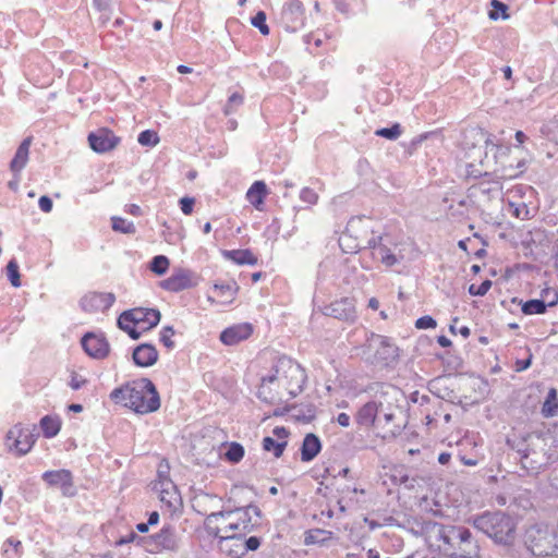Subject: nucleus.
I'll return each instance as SVG.
<instances>
[{
  "label": "nucleus",
  "mask_w": 558,
  "mask_h": 558,
  "mask_svg": "<svg viewBox=\"0 0 558 558\" xmlns=\"http://www.w3.org/2000/svg\"><path fill=\"white\" fill-rule=\"evenodd\" d=\"M325 534H326V531H324V530H319V529L311 530L305 533L304 543L306 545L318 544L324 541L323 535H325Z\"/></svg>",
  "instance_id": "obj_44"
},
{
  "label": "nucleus",
  "mask_w": 558,
  "mask_h": 558,
  "mask_svg": "<svg viewBox=\"0 0 558 558\" xmlns=\"http://www.w3.org/2000/svg\"><path fill=\"white\" fill-rule=\"evenodd\" d=\"M82 347L94 359H104L109 353V343L106 338L93 332H88L82 338Z\"/></svg>",
  "instance_id": "obj_19"
},
{
  "label": "nucleus",
  "mask_w": 558,
  "mask_h": 558,
  "mask_svg": "<svg viewBox=\"0 0 558 558\" xmlns=\"http://www.w3.org/2000/svg\"><path fill=\"white\" fill-rule=\"evenodd\" d=\"M252 25L259 29L263 35H268L270 29L266 24V13L264 11H258L255 16L252 17Z\"/></svg>",
  "instance_id": "obj_42"
},
{
  "label": "nucleus",
  "mask_w": 558,
  "mask_h": 558,
  "mask_svg": "<svg viewBox=\"0 0 558 558\" xmlns=\"http://www.w3.org/2000/svg\"><path fill=\"white\" fill-rule=\"evenodd\" d=\"M173 335L174 330L171 326H166L160 331V342L168 349L174 348V342L172 341Z\"/></svg>",
  "instance_id": "obj_45"
},
{
  "label": "nucleus",
  "mask_w": 558,
  "mask_h": 558,
  "mask_svg": "<svg viewBox=\"0 0 558 558\" xmlns=\"http://www.w3.org/2000/svg\"><path fill=\"white\" fill-rule=\"evenodd\" d=\"M473 524L497 544L510 545L515 538V524L505 512H484L474 518Z\"/></svg>",
  "instance_id": "obj_4"
},
{
  "label": "nucleus",
  "mask_w": 558,
  "mask_h": 558,
  "mask_svg": "<svg viewBox=\"0 0 558 558\" xmlns=\"http://www.w3.org/2000/svg\"><path fill=\"white\" fill-rule=\"evenodd\" d=\"M384 241H385V238L383 235H373L367 241V245L371 250H373V253H376L378 251V246H380Z\"/></svg>",
  "instance_id": "obj_54"
},
{
  "label": "nucleus",
  "mask_w": 558,
  "mask_h": 558,
  "mask_svg": "<svg viewBox=\"0 0 558 558\" xmlns=\"http://www.w3.org/2000/svg\"><path fill=\"white\" fill-rule=\"evenodd\" d=\"M116 301V296L110 292H92L84 295L81 300V306L85 312H105L109 310Z\"/></svg>",
  "instance_id": "obj_16"
},
{
  "label": "nucleus",
  "mask_w": 558,
  "mask_h": 558,
  "mask_svg": "<svg viewBox=\"0 0 558 558\" xmlns=\"http://www.w3.org/2000/svg\"><path fill=\"white\" fill-rule=\"evenodd\" d=\"M529 214V209L525 205H522L521 207H515L513 215L518 218L525 219Z\"/></svg>",
  "instance_id": "obj_60"
},
{
  "label": "nucleus",
  "mask_w": 558,
  "mask_h": 558,
  "mask_svg": "<svg viewBox=\"0 0 558 558\" xmlns=\"http://www.w3.org/2000/svg\"><path fill=\"white\" fill-rule=\"evenodd\" d=\"M318 198V194L311 187H303L300 192V199L308 205H315Z\"/></svg>",
  "instance_id": "obj_46"
},
{
  "label": "nucleus",
  "mask_w": 558,
  "mask_h": 558,
  "mask_svg": "<svg viewBox=\"0 0 558 558\" xmlns=\"http://www.w3.org/2000/svg\"><path fill=\"white\" fill-rule=\"evenodd\" d=\"M112 229L120 231L125 234H132L135 232V226L132 221H129L121 217H112Z\"/></svg>",
  "instance_id": "obj_37"
},
{
  "label": "nucleus",
  "mask_w": 558,
  "mask_h": 558,
  "mask_svg": "<svg viewBox=\"0 0 558 558\" xmlns=\"http://www.w3.org/2000/svg\"><path fill=\"white\" fill-rule=\"evenodd\" d=\"M230 539L241 538L262 525L263 513L256 505L230 510Z\"/></svg>",
  "instance_id": "obj_6"
},
{
  "label": "nucleus",
  "mask_w": 558,
  "mask_h": 558,
  "mask_svg": "<svg viewBox=\"0 0 558 558\" xmlns=\"http://www.w3.org/2000/svg\"><path fill=\"white\" fill-rule=\"evenodd\" d=\"M7 440H13V444H8V446L14 448L19 454H26L35 444V435L28 427L19 424L8 432Z\"/></svg>",
  "instance_id": "obj_13"
},
{
  "label": "nucleus",
  "mask_w": 558,
  "mask_h": 558,
  "mask_svg": "<svg viewBox=\"0 0 558 558\" xmlns=\"http://www.w3.org/2000/svg\"><path fill=\"white\" fill-rule=\"evenodd\" d=\"M196 284V276L192 271L184 269L179 270L178 272L160 282V287L162 289L171 292H179L185 289H190Z\"/></svg>",
  "instance_id": "obj_18"
},
{
  "label": "nucleus",
  "mask_w": 558,
  "mask_h": 558,
  "mask_svg": "<svg viewBox=\"0 0 558 558\" xmlns=\"http://www.w3.org/2000/svg\"><path fill=\"white\" fill-rule=\"evenodd\" d=\"M260 543H262V542H260V538H259V537H257V536H251V537H248V538L245 541L244 546H245V549H246V550H252V551H254V550H257V549L259 548Z\"/></svg>",
  "instance_id": "obj_55"
},
{
  "label": "nucleus",
  "mask_w": 558,
  "mask_h": 558,
  "mask_svg": "<svg viewBox=\"0 0 558 558\" xmlns=\"http://www.w3.org/2000/svg\"><path fill=\"white\" fill-rule=\"evenodd\" d=\"M5 543L9 544L10 546H12L14 548V550H15V554L19 557H21L22 553H21L20 549L22 548V543L19 539H16L14 537H10V538L7 539Z\"/></svg>",
  "instance_id": "obj_58"
},
{
  "label": "nucleus",
  "mask_w": 558,
  "mask_h": 558,
  "mask_svg": "<svg viewBox=\"0 0 558 558\" xmlns=\"http://www.w3.org/2000/svg\"><path fill=\"white\" fill-rule=\"evenodd\" d=\"M530 365H531V360L530 359L523 360V361L519 360L515 363V368H517L518 372H521V371H524V369L529 368Z\"/></svg>",
  "instance_id": "obj_61"
},
{
  "label": "nucleus",
  "mask_w": 558,
  "mask_h": 558,
  "mask_svg": "<svg viewBox=\"0 0 558 558\" xmlns=\"http://www.w3.org/2000/svg\"><path fill=\"white\" fill-rule=\"evenodd\" d=\"M266 194V184L263 181H256L248 189L246 198L256 209H260V206L264 204Z\"/></svg>",
  "instance_id": "obj_27"
},
{
  "label": "nucleus",
  "mask_w": 558,
  "mask_h": 558,
  "mask_svg": "<svg viewBox=\"0 0 558 558\" xmlns=\"http://www.w3.org/2000/svg\"><path fill=\"white\" fill-rule=\"evenodd\" d=\"M118 326L134 340L138 339L144 331L141 330L138 324L133 323L130 317H128L126 320H122V314L118 318Z\"/></svg>",
  "instance_id": "obj_35"
},
{
  "label": "nucleus",
  "mask_w": 558,
  "mask_h": 558,
  "mask_svg": "<svg viewBox=\"0 0 558 558\" xmlns=\"http://www.w3.org/2000/svg\"><path fill=\"white\" fill-rule=\"evenodd\" d=\"M86 383H87V380L84 377H82L81 375H78L76 373H72L69 385L73 390H78L83 386H85Z\"/></svg>",
  "instance_id": "obj_51"
},
{
  "label": "nucleus",
  "mask_w": 558,
  "mask_h": 558,
  "mask_svg": "<svg viewBox=\"0 0 558 558\" xmlns=\"http://www.w3.org/2000/svg\"><path fill=\"white\" fill-rule=\"evenodd\" d=\"M490 287H492V281L490 280H484L480 286L471 284L470 288H469V293L471 295L483 296V295H485L488 292Z\"/></svg>",
  "instance_id": "obj_48"
},
{
  "label": "nucleus",
  "mask_w": 558,
  "mask_h": 558,
  "mask_svg": "<svg viewBox=\"0 0 558 558\" xmlns=\"http://www.w3.org/2000/svg\"><path fill=\"white\" fill-rule=\"evenodd\" d=\"M168 464H166V468L165 470L162 469V465L159 466V470H158V477L160 480V484H161V487L163 486H173L172 485V482L169 480V476H168Z\"/></svg>",
  "instance_id": "obj_53"
},
{
  "label": "nucleus",
  "mask_w": 558,
  "mask_h": 558,
  "mask_svg": "<svg viewBox=\"0 0 558 558\" xmlns=\"http://www.w3.org/2000/svg\"><path fill=\"white\" fill-rule=\"evenodd\" d=\"M274 436L277 437L276 440L279 441H287V438L289 436V430L283 426H277L272 429Z\"/></svg>",
  "instance_id": "obj_57"
},
{
  "label": "nucleus",
  "mask_w": 558,
  "mask_h": 558,
  "mask_svg": "<svg viewBox=\"0 0 558 558\" xmlns=\"http://www.w3.org/2000/svg\"><path fill=\"white\" fill-rule=\"evenodd\" d=\"M225 256L238 265H255L257 257L250 250L226 251Z\"/></svg>",
  "instance_id": "obj_28"
},
{
  "label": "nucleus",
  "mask_w": 558,
  "mask_h": 558,
  "mask_svg": "<svg viewBox=\"0 0 558 558\" xmlns=\"http://www.w3.org/2000/svg\"><path fill=\"white\" fill-rule=\"evenodd\" d=\"M230 510H222L209 513L205 521L204 526L208 535L223 539H230Z\"/></svg>",
  "instance_id": "obj_10"
},
{
  "label": "nucleus",
  "mask_w": 558,
  "mask_h": 558,
  "mask_svg": "<svg viewBox=\"0 0 558 558\" xmlns=\"http://www.w3.org/2000/svg\"><path fill=\"white\" fill-rule=\"evenodd\" d=\"M169 268V259L165 255H157L150 262V270L156 275H163Z\"/></svg>",
  "instance_id": "obj_38"
},
{
  "label": "nucleus",
  "mask_w": 558,
  "mask_h": 558,
  "mask_svg": "<svg viewBox=\"0 0 558 558\" xmlns=\"http://www.w3.org/2000/svg\"><path fill=\"white\" fill-rule=\"evenodd\" d=\"M239 291V286L235 281L217 282L214 284V292L220 299V303L230 304L235 299Z\"/></svg>",
  "instance_id": "obj_25"
},
{
  "label": "nucleus",
  "mask_w": 558,
  "mask_h": 558,
  "mask_svg": "<svg viewBox=\"0 0 558 558\" xmlns=\"http://www.w3.org/2000/svg\"><path fill=\"white\" fill-rule=\"evenodd\" d=\"M158 360L157 349L149 343L137 345L133 351V361L137 366L148 367L154 365Z\"/></svg>",
  "instance_id": "obj_22"
},
{
  "label": "nucleus",
  "mask_w": 558,
  "mask_h": 558,
  "mask_svg": "<svg viewBox=\"0 0 558 558\" xmlns=\"http://www.w3.org/2000/svg\"><path fill=\"white\" fill-rule=\"evenodd\" d=\"M281 20L286 29L294 32L304 25L305 9L300 0H288L281 10Z\"/></svg>",
  "instance_id": "obj_12"
},
{
  "label": "nucleus",
  "mask_w": 558,
  "mask_h": 558,
  "mask_svg": "<svg viewBox=\"0 0 558 558\" xmlns=\"http://www.w3.org/2000/svg\"><path fill=\"white\" fill-rule=\"evenodd\" d=\"M525 543L535 556H558V534L546 524L531 525L525 533Z\"/></svg>",
  "instance_id": "obj_5"
},
{
  "label": "nucleus",
  "mask_w": 558,
  "mask_h": 558,
  "mask_svg": "<svg viewBox=\"0 0 558 558\" xmlns=\"http://www.w3.org/2000/svg\"><path fill=\"white\" fill-rule=\"evenodd\" d=\"M118 326L134 340L138 339L144 331L141 330L138 324L133 323L130 317H128L126 320H122V314L118 318Z\"/></svg>",
  "instance_id": "obj_33"
},
{
  "label": "nucleus",
  "mask_w": 558,
  "mask_h": 558,
  "mask_svg": "<svg viewBox=\"0 0 558 558\" xmlns=\"http://www.w3.org/2000/svg\"><path fill=\"white\" fill-rule=\"evenodd\" d=\"M110 398L140 414L155 412L160 407V398L153 381L148 378L132 380L116 388Z\"/></svg>",
  "instance_id": "obj_1"
},
{
  "label": "nucleus",
  "mask_w": 558,
  "mask_h": 558,
  "mask_svg": "<svg viewBox=\"0 0 558 558\" xmlns=\"http://www.w3.org/2000/svg\"><path fill=\"white\" fill-rule=\"evenodd\" d=\"M323 313L326 316L353 323L356 319L355 300L349 296L341 298L326 305Z\"/></svg>",
  "instance_id": "obj_11"
},
{
  "label": "nucleus",
  "mask_w": 558,
  "mask_h": 558,
  "mask_svg": "<svg viewBox=\"0 0 558 558\" xmlns=\"http://www.w3.org/2000/svg\"><path fill=\"white\" fill-rule=\"evenodd\" d=\"M451 459V454L448 452H441L438 457V462L440 464H447Z\"/></svg>",
  "instance_id": "obj_64"
},
{
  "label": "nucleus",
  "mask_w": 558,
  "mask_h": 558,
  "mask_svg": "<svg viewBox=\"0 0 558 558\" xmlns=\"http://www.w3.org/2000/svg\"><path fill=\"white\" fill-rule=\"evenodd\" d=\"M118 326L134 340L138 339L144 331L141 330L138 324L133 323L130 317H128L126 320H122V314L118 318Z\"/></svg>",
  "instance_id": "obj_34"
},
{
  "label": "nucleus",
  "mask_w": 558,
  "mask_h": 558,
  "mask_svg": "<svg viewBox=\"0 0 558 558\" xmlns=\"http://www.w3.org/2000/svg\"><path fill=\"white\" fill-rule=\"evenodd\" d=\"M490 5L495 9L493 11L489 12V17L492 20H498L499 19V12L501 13V17L502 19H508V14L506 13L507 10H508V7L498 1V0H492L490 1Z\"/></svg>",
  "instance_id": "obj_43"
},
{
  "label": "nucleus",
  "mask_w": 558,
  "mask_h": 558,
  "mask_svg": "<svg viewBox=\"0 0 558 558\" xmlns=\"http://www.w3.org/2000/svg\"><path fill=\"white\" fill-rule=\"evenodd\" d=\"M159 521V513L157 511H153L150 514H149V518H148V521L147 523L149 525H155L157 524Z\"/></svg>",
  "instance_id": "obj_63"
},
{
  "label": "nucleus",
  "mask_w": 558,
  "mask_h": 558,
  "mask_svg": "<svg viewBox=\"0 0 558 558\" xmlns=\"http://www.w3.org/2000/svg\"><path fill=\"white\" fill-rule=\"evenodd\" d=\"M542 412L546 417L555 416L558 414V397L556 389L551 388L548 391L547 398L543 404Z\"/></svg>",
  "instance_id": "obj_31"
},
{
  "label": "nucleus",
  "mask_w": 558,
  "mask_h": 558,
  "mask_svg": "<svg viewBox=\"0 0 558 558\" xmlns=\"http://www.w3.org/2000/svg\"><path fill=\"white\" fill-rule=\"evenodd\" d=\"M253 325L250 323H240L226 328L220 333V340L226 345H235L246 339L253 333Z\"/></svg>",
  "instance_id": "obj_20"
},
{
  "label": "nucleus",
  "mask_w": 558,
  "mask_h": 558,
  "mask_svg": "<svg viewBox=\"0 0 558 558\" xmlns=\"http://www.w3.org/2000/svg\"><path fill=\"white\" fill-rule=\"evenodd\" d=\"M111 0H93L94 7L102 14L100 20L102 23L109 21L110 15L108 13Z\"/></svg>",
  "instance_id": "obj_47"
},
{
  "label": "nucleus",
  "mask_w": 558,
  "mask_h": 558,
  "mask_svg": "<svg viewBox=\"0 0 558 558\" xmlns=\"http://www.w3.org/2000/svg\"><path fill=\"white\" fill-rule=\"evenodd\" d=\"M380 407L381 404H377V402L375 401H369L365 403L362 408H360V410L356 413V423L364 427H371L376 422H380Z\"/></svg>",
  "instance_id": "obj_21"
},
{
  "label": "nucleus",
  "mask_w": 558,
  "mask_h": 558,
  "mask_svg": "<svg viewBox=\"0 0 558 558\" xmlns=\"http://www.w3.org/2000/svg\"><path fill=\"white\" fill-rule=\"evenodd\" d=\"M366 347L374 352L373 362L384 366L395 363L399 356V349L390 338L377 333H371L366 340Z\"/></svg>",
  "instance_id": "obj_8"
},
{
  "label": "nucleus",
  "mask_w": 558,
  "mask_h": 558,
  "mask_svg": "<svg viewBox=\"0 0 558 558\" xmlns=\"http://www.w3.org/2000/svg\"><path fill=\"white\" fill-rule=\"evenodd\" d=\"M320 450L322 441L319 437L313 433L306 434L301 446V460L303 462H310L314 460Z\"/></svg>",
  "instance_id": "obj_24"
},
{
  "label": "nucleus",
  "mask_w": 558,
  "mask_h": 558,
  "mask_svg": "<svg viewBox=\"0 0 558 558\" xmlns=\"http://www.w3.org/2000/svg\"><path fill=\"white\" fill-rule=\"evenodd\" d=\"M40 427L43 429L45 437L51 438L59 433L61 422L58 417L46 415L40 420Z\"/></svg>",
  "instance_id": "obj_30"
},
{
  "label": "nucleus",
  "mask_w": 558,
  "mask_h": 558,
  "mask_svg": "<svg viewBox=\"0 0 558 558\" xmlns=\"http://www.w3.org/2000/svg\"><path fill=\"white\" fill-rule=\"evenodd\" d=\"M137 141L142 146L154 147L159 143V136L155 131L145 130L138 134Z\"/></svg>",
  "instance_id": "obj_39"
},
{
  "label": "nucleus",
  "mask_w": 558,
  "mask_h": 558,
  "mask_svg": "<svg viewBox=\"0 0 558 558\" xmlns=\"http://www.w3.org/2000/svg\"><path fill=\"white\" fill-rule=\"evenodd\" d=\"M38 205L41 211L50 213L52 209V201L50 197L44 195L39 198Z\"/></svg>",
  "instance_id": "obj_56"
},
{
  "label": "nucleus",
  "mask_w": 558,
  "mask_h": 558,
  "mask_svg": "<svg viewBox=\"0 0 558 558\" xmlns=\"http://www.w3.org/2000/svg\"><path fill=\"white\" fill-rule=\"evenodd\" d=\"M558 302V299L546 304L543 300L534 299L526 301L522 305V312L525 315L544 314L548 306H554Z\"/></svg>",
  "instance_id": "obj_29"
},
{
  "label": "nucleus",
  "mask_w": 558,
  "mask_h": 558,
  "mask_svg": "<svg viewBox=\"0 0 558 558\" xmlns=\"http://www.w3.org/2000/svg\"><path fill=\"white\" fill-rule=\"evenodd\" d=\"M144 545L150 553L178 551L180 537L171 525H165L158 533L144 538Z\"/></svg>",
  "instance_id": "obj_9"
},
{
  "label": "nucleus",
  "mask_w": 558,
  "mask_h": 558,
  "mask_svg": "<svg viewBox=\"0 0 558 558\" xmlns=\"http://www.w3.org/2000/svg\"><path fill=\"white\" fill-rule=\"evenodd\" d=\"M32 141V136L24 138L10 162V170L13 172L14 177H17L27 165Z\"/></svg>",
  "instance_id": "obj_23"
},
{
  "label": "nucleus",
  "mask_w": 558,
  "mask_h": 558,
  "mask_svg": "<svg viewBox=\"0 0 558 558\" xmlns=\"http://www.w3.org/2000/svg\"><path fill=\"white\" fill-rule=\"evenodd\" d=\"M438 548L451 558H480L481 547L471 531L458 525H436Z\"/></svg>",
  "instance_id": "obj_2"
},
{
  "label": "nucleus",
  "mask_w": 558,
  "mask_h": 558,
  "mask_svg": "<svg viewBox=\"0 0 558 558\" xmlns=\"http://www.w3.org/2000/svg\"><path fill=\"white\" fill-rule=\"evenodd\" d=\"M490 145L492 149H495L494 158L496 168L494 169V172L499 179H515L525 171L526 160L524 158L514 157L512 155L511 147L494 144Z\"/></svg>",
  "instance_id": "obj_7"
},
{
  "label": "nucleus",
  "mask_w": 558,
  "mask_h": 558,
  "mask_svg": "<svg viewBox=\"0 0 558 558\" xmlns=\"http://www.w3.org/2000/svg\"><path fill=\"white\" fill-rule=\"evenodd\" d=\"M120 138L108 129H99L88 135V143L90 148L99 154L112 150L119 144Z\"/></svg>",
  "instance_id": "obj_17"
},
{
  "label": "nucleus",
  "mask_w": 558,
  "mask_h": 558,
  "mask_svg": "<svg viewBox=\"0 0 558 558\" xmlns=\"http://www.w3.org/2000/svg\"><path fill=\"white\" fill-rule=\"evenodd\" d=\"M43 480L49 486L59 487L64 496H74L76 494L73 476L69 470L47 471L43 474Z\"/></svg>",
  "instance_id": "obj_15"
},
{
  "label": "nucleus",
  "mask_w": 558,
  "mask_h": 558,
  "mask_svg": "<svg viewBox=\"0 0 558 558\" xmlns=\"http://www.w3.org/2000/svg\"><path fill=\"white\" fill-rule=\"evenodd\" d=\"M437 326L436 320L432 316H422L415 322L417 329L435 328Z\"/></svg>",
  "instance_id": "obj_50"
},
{
  "label": "nucleus",
  "mask_w": 558,
  "mask_h": 558,
  "mask_svg": "<svg viewBox=\"0 0 558 558\" xmlns=\"http://www.w3.org/2000/svg\"><path fill=\"white\" fill-rule=\"evenodd\" d=\"M373 256L387 267H392L399 264L403 258L401 254L392 252V250L387 245L386 240L380 246H378V251L373 253Z\"/></svg>",
  "instance_id": "obj_26"
},
{
  "label": "nucleus",
  "mask_w": 558,
  "mask_h": 558,
  "mask_svg": "<svg viewBox=\"0 0 558 558\" xmlns=\"http://www.w3.org/2000/svg\"><path fill=\"white\" fill-rule=\"evenodd\" d=\"M402 133L401 126L399 123H395L390 128L378 129L375 134L380 137H385L387 140H397Z\"/></svg>",
  "instance_id": "obj_41"
},
{
  "label": "nucleus",
  "mask_w": 558,
  "mask_h": 558,
  "mask_svg": "<svg viewBox=\"0 0 558 558\" xmlns=\"http://www.w3.org/2000/svg\"><path fill=\"white\" fill-rule=\"evenodd\" d=\"M437 342L442 347V348H448L451 345V340L449 338H447L446 336H439L437 338Z\"/></svg>",
  "instance_id": "obj_62"
},
{
  "label": "nucleus",
  "mask_w": 558,
  "mask_h": 558,
  "mask_svg": "<svg viewBox=\"0 0 558 558\" xmlns=\"http://www.w3.org/2000/svg\"><path fill=\"white\" fill-rule=\"evenodd\" d=\"M275 383L279 387L284 388L291 398H294L303 390L306 383V374L304 368L292 360L279 359L274 367V373L263 377L258 389V397L265 401H271L272 397L267 396L266 389Z\"/></svg>",
  "instance_id": "obj_3"
},
{
  "label": "nucleus",
  "mask_w": 558,
  "mask_h": 558,
  "mask_svg": "<svg viewBox=\"0 0 558 558\" xmlns=\"http://www.w3.org/2000/svg\"><path fill=\"white\" fill-rule=\"evenodd\" d=\"M337 423L342 427H348L350 425V416L347 413H339L337 416Z\"/></svg>",
  "instance_id": "obj_59"
},
{
  "label": "nucleus",
  "mask_w": 558,
  "mask_h": 558,
  "mask_svg": "<svg viewBox=\"0 0 558 558\" xmlns=\"http://www.w3.org/2000/svg\"><path fill=\"white\" fill-rule=\"evenodd\" d=\"M7 276L13 287L19 288L21 286L19 265L15 259L8 263Z\"/></svg>",
  "instance_id": "obj_40"
},
{
  "label": "nucleus",
  "mask_w": 558,
  "mask_h": 558,
  "mask_svg": "<svg viewBox=\"0 0 558 558\" xmlns=\"http://www.w3.org/2000/svg\"><path fill=\"white\" fill-rule=\"evenodd\" d=\"M244 457V448L239 442H231L225 453V458L232 463L240 462Z\"/></svg>",
  "instance_id": "obj_36"
},
{
  "label": "nucleus",
  "mask_w": 558,
  "mask_h": 558,
  "mask_svg": "<svg viewBox=\"0 0 558 558\" xmlns=\"http://www.w3.org/2000/svg\"><path fill=\"white\" fill-rule=\"evenodd\" d=\"M195 199L193 197H183L180 199V207L184 215H191Z\"/></svg>",
  "instance_id": "obj_52"
},
{
  "label": "nucleus",
  "mask_w": 558,
  "mask_h": 558,
  "mask_svg": "<svg viewBox=\"0 0 558 558\" xmlns=\"http://www.w3.org/2000/svg\"><path fill=\"white\" fill-rule=\"evenodd\" d=\"M242 102L243 96L239 93H233L228 99V104L226 105L225 108V113L230 114L233 111V108L240 106Z\"/></svg>",
  "instance_id": "obj_49"
},
{
  "label": "nucleus",
  "mask_w": 558,
  "mask_h": 558,
  "mask_svg": "<svg viewBox=\"0 0 558 558\" xmlns=\"http://www.w3.org/2000/svg\"><path fill=\"white\" fill-rule=\"evenodd\" d=\"M288 445V441H279L272 437H265L263 439V449L265 451H271L276 458H280Z\"/></svg>",
  "instance_id": "obj_32"
},
{
  "label": "nucleus",
  "mask_w": 558,
  "mask_h": 558,
  "mask_svg": "<svg viewBox=\"0 0 558 558\" xmlns=\"http://www.w3.org/2000/svg\"><path fill=\"white\" fill-rule=\"evenodd\" d=\"M128 317L138 324L141 330H149L159 324L161 316L158 310L136 307L122 313V320Z\"/></svg>",
  "instance_id": "obj_14"
}]
</instances>
